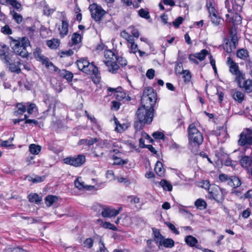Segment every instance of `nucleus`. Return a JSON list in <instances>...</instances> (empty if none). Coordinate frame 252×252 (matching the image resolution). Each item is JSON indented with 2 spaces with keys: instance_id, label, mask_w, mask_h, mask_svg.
<instances>
[{
  "instance_id": "nucleus-22",
  "label": "nucleus",
  "mask_w": 252,
  "mask_h": 252,
  "mask_svg": "<svg viewBox=\"0 0 252 252\" xmlns=\"http://www.w3.org/2000/svg\"><path fill=\"white\" fill-rule=\"evenodd\" d=\"M239 87L244 90L245 93L252 92V80L249 79L244 81Z\"/></svg>"
},
{
  "instance_id": "nucleus-34",
  "label": "nucleus",
  "mask_w": 252,
  "mask_h": 252,
  "mask_svg": "<svg viewBox=\"0 0 252 252\" xmlns=\"http://www.w3.org/2000/svg\"><path fill=\"white\" fill-rule=\"evenodd\" d=\"M235 76V81L237 83L238 87H239L241 84L244 82L245 80V74L243 73L241 71L238 72V73H236L234 75Z\"/></svg>"
},
{
  "instance_id": "nucleus-43",
  "label": "nucleus",
  "mask_w": 252,
  "mask_h": 252,
  "mask_svg": "<svg viewBox=\"0 0 252 252\" xmlns=\"http://www.w3.org/2000/svg\"><path fill=\"white\" fill-rule=\"evenodd\" d=\"M239 13H235L233 14L232 19L229 20V21L231 22L234 25L239 24L241 23L242 18Z\"/></svg>"
},
{
  "instance_id": "nucleus-18",
  "label": "nucleus",
  "mask_w": 252,
  "mask_h": 252,
  "mask_svg": "<svg viewBox=\"0 0 252 252\" xmlns=\"http://www.w3.org/2000/svg\"><path fill=\"white\" fill-rule=\"evenodd\" d=\"M210 197L214 199L218 202L221 201L223 200V195L220 189L217 187L214 189L209 190Z\"/></svg>"
},
{
  "instance_id": "nucleus-56",
  "label": "nucleus",
  "mask_w": 252,
  "mask_h": 252,
  "mask_svg": "<svg viewBox=\"0 0 252 252\" xmlns=\"http://www.w3.org/2000/svg\"><path fill=\"white\" fill-rule=\"evenodd\" d=\"M13 138L9 139L8 140L3 141L0 143V146L3 147H7L12 145V141Z\"/></svg>"
},
{
  "instance_id": "nucleus-14",
  "label": "nucleus",
  "mask_w": 252,
  "mask_h": 252,
  "mask_svg": "<svg viewBox=\"0 0 252 252\" xmlns=\"http://www.w3.org/2000/svg\"><path fill=\"white\" fill-rule=\"evenodd\" d=\"M121 209L122 208L116 210L110 207H106L102 209L101 214L104 218H112L118 215Z\"/></svg>"
},
{
  "instance_id": "nucleus-25",
  "label": "nucleus",
  "mask_w": 252,
  "mask_h": 252,
  "mask_svg": "<svg viewBox=\"0 0 252 252\" xmlns=\"http://www.w3.org/2000/svg\"><path fill=\"white\" fill-rule=\"evenodd\" d=\"M209 13L212 22L216 26L219 25L221 21V19L217 15V12L216 9L211 8V10H210Z\"/></svg>"
},
{
  "instance_id": "nucleus-5",
  "label": "nucleus",
  "mask_w": 252,
  "mask_h": 252,
  "mask_svg": "<svg viewBox=\"0 0 252 252\" xmlns=\"http://www.w3.org/2000/svg\"><path fill=\"white\" fill-rule=\"evenodd\" d=\"M105 60L104 63L108 67L109 71L110 72L115 73L119 68V66L117 64V56L111 50H107L104 53Z\"/></svg>"
},
{
  "instance_id": "nucleus-38",
  "label": "nucleus",
  "mask_w": 252,
  "mask_h": 252,
  "mask_svg": "<svg viewBox=\"0 0 252 252\" xmlns=\"http://www.w3.org/2000/svg\"><path fill=\"white\" fill-rule=\"evenodd\" d=\"M194 54L198 60L203 61L205 59L206 55L209 54V53L207 50L203 49L200 52Z\"/></svg>"
},
{
  "instance_id": "nucleus-32",
  "label": "nucleus",
  "mask_w": 252,
  "mask_h": 252,
  "mask_svg": "<svg viewBox=\"0 0 252 252\" xmlns=\"http://www.w3.org/2000/svg\"><path fill=\"white\" fill-rule=\"evenodd\" d=\"M28 199L30 202L35 203V204H40L42 201V198L37 193H31L28 195Z\"/></svg>"
},
{
  "instance_id": "nucleus-59",
  "label": "nucleus",
  "mask_w": 252,
  "mask_h": 252,
  "mask_svg": "<svg viewBox=\"0 0 252 252\" xmlns=\"http://www.w3.org/2000/svg\"><path fill=\"white\" fill-rule=\"evenodd\" d=\"M115 161L114 164L115 165H124L126 163V161L117 157L114 158Z\"/></svg>"
},
{
  "instance_id": "nucleus-46",
  "label": "nucleus",
  "mask_w": 252,
  "mask_h": 252,
  "mask_svg": "<svg viewBox=\"0 0 252 252\" xmlns=\"http://www.w3.org/2000/svg\"><path fill=\"white\" fill-rule=\"evenodd\" d=\"M183 78H184V82L185 83L189 82L191 78L190 71L189 70H183Z\"/></svg>"
},
{
  "instance_id": "nucleus-6",
  "label": "nucleus",
  "mask_w": 252,
  "mask_h": 252,
  "mask_svg": "<svg viewBox=\"0 0 252 252\" xmlns=\"http://www.w3.org/2000/svg\"><path fill=\"white\" fill-rule=\"evenodd\" d=\"M153 109H150L143 106L139 107L136 112L139 122L143 124H150L153 121Z\"/></svg>"
},
{
  "instance_id": "nucleus-47",
  "label": "nucleus",
  "mask_w": 252,
  "mask_h": 252,
  "mask_svg": "<svg viewBox=\"0 0 252 252\" xmlns=\"http://www.w3.org/2000/svg\"><path fill=\"white\" fill-rule=\"evenodd\" d=\"M138 14L142 18L146 19H149L150 18L149 12L143 8H141L139 10Z\"/></svg>"
},
{
  "instance_id": "nucleus-17",
  "label": "nucleus",
  "mask_w": 252,
  "mask_h": 252,
  "mask_svg": "<svg viewBox=\"0 0 252 252\" xmlns=\"http://www.w3.org/2000/svg\"><path fill=\"white\" fill-rule=\"evenodd\" d=\"M16 63L15 61H14L11 63H8L7 65L5 66V67L8 69V70L11 72L16 73L19 74L21 72V69L20 68V65H21V60L18 58L16 60Z\"/></svg>"
},
{
  "instance_id": "nucleus-42",
  "label": "nucleus",
  "mask_w": 252,
  "mask_h": 252,
  "mask_svg": "<svg viewBox=\"0 0 252 252\" xmlns=\"http://www.w3.org/2000/svg\"><path fill=\"white\" fill-rule=\"evenodd\" d=\"M7 4L11 5L14 8L16 9L18 11H20L22 10V5L21 3L16 0H7Z\"/></svg>"
},
{
  "instance_id": "nucleus-50",
  "label": "nucleus",
  "mask_w": 252,
  "mask_h": 252,
  "mask_svg": "<svg viewBox=\"0 0 252 252\" xmlns=\"http://www.w3.org/2000/svg\"><path fill=\"white\" fill-rule=\"evenodd\" d=\"M127 46L129 48V51L130 53L135 54L137 52L138 46L135 43L131 44H127Z\"/></svg>"
},
{
  "instance_id": "nucleus-60",
  "label": "nucleus",
  "mask_w": 252,
  "mask_h": 252,
  "mask_svg": "<svg viewBox=\"0 0 252 252\" xmlns=\"http://www.w3.org/2000/svg\"><path fill=\"white\" fill-rule=\"evenodd\" d=\"M154 234L155 238L157 239V242L159 243L160 240L162 239L164 237L161 235L160 233L158 231H154Z\"/></svg>"
},
{
  "instance_id": "nucleus-29",
  "label": "nucleus",
  "mask_w": 252,
  "mask_h": 252,
  "mask_svg": "<svg viewBox=\"0 0 252 252\" xmlns=\"http://www.w3.org/2000/svg\"><path fill=\"white\" fill-rule=\"evenodd\" d=\"M252 162V159L248 156H244L241 158L240 160V163L241 166L245 168H249Z\"/></svg>"
},
{
  "instance_id": "nucleus-24",
  "label": "nucleus",
  "mask_w": 252,
  "mask_h": 252,
  "mask_svg": "<svg viewBox=\"0 0 252 252\" xmlns=\"http://www.w3.org/2000/svg\"><path fill=\"white\" fill-rule=\"evenodd\" d=\"M175 242L174 240L171 238H163L160 240L159 243L158 247L163 246L165 248H171L174 246Z\"/></svg>"
},
{
  "instance_id": "nucleus-54",
  "label": "nucleus",
  "mask_w": 252,
  "mask_h": 252,
  "mask_svg": "<svg viewBox=\"0 0 252 252\" xmlns=\"http://www.w3.org/2000/svg\"><path fill=\"white\" fill-rule=\"evenodd\" d=\"M165 223L175 234H179V231L176 229L174 224L169 222H166Z\"/></svg>"
},
{
  "instance_id": "nucleus-52",
  "label": "nucleus",
  "mask_w": 252,
  "mask_h": 252,
  "mask_svg": "<svg viewBox=\"0 0 252 252\" xmlns=\"http://www.w3.org/2000/svg\"><path fill=\"white\" fill-rule=\"evenodd\" d=\"M1 32L7 35H9L12 33V30L8 25H5L2 27L1 29Z\"/></svg>"
},
{
  "instance_id": "nucleus-48",
  "label": "nucleus",
  "mask_w": 252,
  "mask_h": 252,
  "mask_svg": "<svg viewBox=\"0 0 252 252\" xmlns=\"http://www.w3.org/2000/svg\"><path fill=\"white\" fill-rule=\"evenodd\" d=\"M94 244V240L91 238H87L83 242V246L85 247L91 248Z\"/></svg>"
},
{
  "instance_id": "nucleus-13",
  "label": "nucleus",
  "mask_w": 252,
  "mask_h": 252,
  "mask_svg": "<svg viewBox=\"0 0 252 252\" xmlns=\"http://www.w3.org/2000/svg\"><path fill=\"white\" fill-rule=\"evenodd\" d=\"M229 37L230 38L231 41L229 42V48L226 47V51L228 53L231 52L233 49L236 48L238 45V38L237 36V33L235 28H231L229 30ZM227 46L228 43H226Z\"/></svg>"
},
{
  "instance_id": "nucleus-61",
  "label": "nucleus",
  "mask_w": 252,
  "mask_h": 252,
  "mask_svg": "<svg viewBox=\"0 0 252 252\" xmlns=\"http://www.w3.org/2000/svg\"><path fill=\"white\" fill-rule=\"evenodd\" d=\"M219 179L221 182H229V177L224 174H221L219 175Z\"/></svg>"
},
{
  "instance_id": "nucleus-26",
  "label": "nucleus",
  "mask_w": 252,
  "mask_h": 252,
  "mask_svg": "<svg viewBox=\"0 0 252 252\" xmlns=\"http://www.w3.org/2000/svg\"><path fill=\"white\" fill-rule=\"evenodd\" d=\"M228 185L234 188H236L240 186L241 185V182L238 177L235 176H232L229 177Z\"/></svg>"
},
{
  "instance_id": "nucleus-4",
  "label": "nucleus",
  "mask_w": 252,
  "mask_h": 252,
  "mask_svg": "<svg viewBox=\"0 0 252 252\" xmlns=\"http://www.w3.org/2000/svg\"><path fill=\"white\" fill-rule=\"evenodd\" d=\"M188 132L189 144L194 146H198L202 143L203 141V135L194 124H191L189 126Z\"/></svg>"
},
{
  "instance_id": "nucleus-23",
  "label": "nucleus",
  "mask_w": 252,
  "mask_h": 252,
  "mask_svg": "<svg viewBox=\"0 0 252 252\" xmlns=\"http://www.w3.org/2000/svg\"><path fill=\"white\" fill-rule=\"evenodd\" d=\"M185 241L190 247H195L197 249H200V246L196 245L198 243V240L196 238L191 235L187 236L185 238Z\"/></svg>"
},
{
  "instance_id": "nucleus-37",
  "label": "nucleus",
  "mask_w": 252,
  "mask_h": 252,
  "mask_svg": "<svg viewBox=\"0 0 252 252\" xmlns=\"http://www.w3.org/2000/svg\"><path fill=\"white\" fill-rule=\"evenodd\" d=\"M58 198L56 196L48 195L46 197L45 199V203L48 207H50L58 200Z\"/></svg>"
},
{
  "instance_id": "nucleus-7",
  "label": "nucleus",
  "mask_w": 252,
  "mask_h": 252,
  "mask_svg": "<svg viewBox=\"0 0 252 252\" xmlns=\"http://www.w3.org/2000/svg\"><path fill=\"white\" fill-rule=\"evenodd\" d=\"M238 141V145L244 147L245 150L251 149L252 152V133L251 128L244 129L239 135Z\"/></svg>"
},
{
  "instance_id": "nucleus-1",
  "label": "nucleus",
  "mask_w": 252,
  "mask_h": 252,
  "mask_svg": "<svg viewBox=\"0 0 252 252\" xmlns=\"http://www.w3.org/2000/svg\"><path fill=\"white\" fill-rule=\"evenodd\" d=\"M76 64L79 70L87 74H92L94 75L93 80L94 83H99L98 68L93 62L90 63L87 59H81L76 61Z\"/></svg>"
},
{
  "instance_id": "nucleus-35",
  "label": "nucleus",
  "mask_w": 252,
  "mask_h": 252,
  "mask_svg": "<svg viewBox=\"0 0 252 252\" xmlns=\"http://www.w3.org/2000/svg\"><path fill=\"white\" fill-rule=\"evenodd\" d=\"M10 14L12 16L13 19L14 21L18 24H20L23 21V17L22 16L15 11V10H11Z\"/></svg>"
},
{
  "instance_id": "nucleus-11",
  "label": "nucleus",
  "mask_w": 252,
  "mask_h": 252,
  "mask_svg": "<svg viewBox=\"0 0 252 252\" xmlns=\"http://www.w3.org/2000/svg\"><path fill=\"white\" fill-rule=\"evenodd\" d=\"M63 163L66 164L78 167L83 165L86 162V157L83 154L77 156L68 157L63 159Z\"/></svg>"
},
{
  "instance_id": "nucleus-30",
  "label": "nucleus",
  "mask_w": 252,
  "mask_h": 252,
  "mask_svg": "<svg viewBox=\"0 0 252 252\" xmlns=\"http://www.w3.org/2000/svg\"><path fill=\"white\" fill-rule=\"evenodd\" d=\"M16 110L14 112V115L19 116L23 114L26 111L27 108L25 105L22 103H18L16 108Z\"/></svg>"
},
{
  "instance_id": "nucleus-28",
  "label": "nucleus",
  "mask_w": 252,
  "mask_h": 252,
  "mask_svg": "<svg viewBox=\"0 0 252 252\" xmlns=\"http://www.w3.org/2000/svg\"><path fill=\"white\" fill-rule=\"evenodd\" d=\"M155 171L156 174L160 176L163 177L165 174V169L163 167L162 163L158 161L155 167Z\"/></svg>"
},
{
  "instance_id": "nucleus-49",
  "label": "nucleus",
  "mask_w": 252,
  "mask_h": 252,
  "mask_svg": "<svg viewBox=\"0 0 252 252\" xmlns=\"http://www.w3.org/2000/svg\"><path fill=\"white\" fill-rule=\"evenodd\" d=\"M99 146L103 148H109L111 147V141L107 140H101L99 143Z\"/></svg>"
},
{
  "instance_id": "nucleus-27",
  "label": "nucleus",
  "mask_w": 252,
  "mask_h": 252,
  "mask_svg": "<svg viewBox=\"0 0 252 252\" xmlns=\"http://www.w3.org/2000/svg\"><path fill=\"white\" fill-rule=\"evenodd\" d=\"M59 74L61 77L65 79L67 82H70L72 81L73 74L71 72L66 69H63L59 70Z\"/></svg>"
},
{
  "instance_id": "nucleus-9",
  "label": "nucleus",
  "mask_w": 252,
  "mask_h": 252,
  "mask_svg": "<svg viewBox=\"0 0 252 252\" xmlns=\"http://www.w3.org/2000/svg\"><path fill=\"white\" fill-rule=\"evenodd\" d=\"M244 0H226L225 5L228 12L240 13L242 11Z\"/></svg>"
},
{
  "instance_id": "nucleus-15",
  "label": "nucleus",
  "mask_w": 252,
  "mask_h": 252,
  "mask_svg": "<svg viewBox=\"0 0 252 252\" xmlns=\"http://www.w3.org/2000/svg\"><path fill=\"white\" fill-rule=\"evenodd\" d=\"M122 88L121 87H118L117 88H108L107 91L114 93V96L115 98L121 101L123 100L126 96V94L122 91Z\"/></svg>"
},
{
  "instance_id": "nucleus-40",
  "label": "nucleus",
  "mask_w": 252,
  "mask_h": 252,
  "mask_svg": "<svg viewBox=\"0 0 252 252\" xmlns=\"http://www.w3.org/2000/svg\"><path fill=\"white\" fill-rule=\"evenodd\" d=\"M47 45L51 49H56L60 45V41L57 39L53 38L47 41Z\"/></svg>"
},
{
  "instance_id": "nucleus-39",
  "label": "nucleus",
  "mask_w": 252,
  "mask_h": 252,
  "mask_svg": "<svg viewBox=\"0 0 252 252\" xmlns=\"http://www.w3.org/2000/svg\"><path fill=\"white\" fill-rule=\"evenodd\" d=\"M233 98L239 103H241L244 99V94L240 91H236L233 94Z\"/></svg>"
},
{
  "instance_id": "nucleus-41",
  "label": "nucleus",
  "mask_w": 252,
  "mask_h": 252,
  "mask_svg": "<svg viewBox=\"0 0 252 252\" xmlns=\"http://www.w3.org/2000/svg\"><path fill=\"white\" fill-rule=\"evenodd\" d=\"M29 151L33 155H37L41 151V147L34 144L29 146Z\"/></svg>"
},
{
  "instance_id": "nucleus-63",
  "label": "nucleus",
  "mask_w": 252,
  "mask_h": 252,
  "mask_svg": "<svg viewBox=\"0 0 252 252\" xmlns=\"http://www.w3.org/2000/svg\"><path fill=\"white\" fill-rule=\"evenodd\" d=\"M196 59L197 58L194 54H190L189 56V60L194 63L195 64L197 65L199 63L196 60Z\"/></svg>"
},
{
  "instance_id": "nucleus-12",
  "label": "nucleus",
  "mask_w": 252,
  "mask_h": 252,
  "mask_svg": "<svg viewBox=\"0 0 252 252\" xmlns=\"http://www.w3.org/2000/svg\"><path fill=\"white\" fill-rule=\"evenodd\" d=\"M33 56L36 60L42 63L46 66L47 68L53 67L55 71H57L58 68L55 66L54 64L49 61L48 58L45 57L41 54L40 49H36L33 52Z\"/></svg>"
},
{
  "instance_id": "nucleus-45",
  "label": "nucleus",
  "mask_w": 252,
  "mask_h": 252,
  "mask_svg": "<svg viewBox=\"0 0 252 252\" xmlns=\"http://www.w3.org/2000/svg\"><path fill=\"white\" fill-rule=\"evenodd\" d=\"M81 36L77 32L74 33L71 37L72 43L73 44H77L81 41Z\"/></svg>"
},
{
  "instance_id": "nucleus-8",
  "label": "nucleus",
  "mask_w": 252,
  "mask_h": 252,
  "mask_svg": "<svg viewBox=\"0 0 252 252\" xmlns=\"http://www.w3.org/2000/svg\"><path fill=\"white\" fill-rule=\"evenodd\" d=\"M19 58L9 48L6 46H3V49L0 50V59L4 63L5 66L8 63H11L14 61L17 62L16 60Z\"/></svg>"
},
{
  "instance_id": "nucleus-64",
  "label": "nucleus",
  "mask_w": 252,
  "mask_h": 252,
  "mask_svg": "<svg viewBox=\"0 0 252 252\" xmlns=\"http://www.w3.org/2000/svg\"><path fill=\"white\" fill-rule=\"evenodd\" d=\"M99 243H101V245L99 246V250L96 252H108L104 246V244L102 242L101 240L100 241Z\"/></svg>"
},
{
  "instance_id": "nucleus-3",
  "label": "nucleus",
  "mask_w": 252,
  "mask_h": 252,
  "mask_svg": "<svg viewBox=\"0 0 252 252\" xmlns=\"http://www.w3.org/2000/svg\"><path fill=\"white\" fill-rule=\"evenodd\" d=\"M13 51L17 56L19 55L23 58L27 57L28 52L27 47L30 45L29 39L27 37H22L19 40L13 39Z\"/></svg>"
},
{
  "instance_id": "nucleus-16",
  "label": "nucleus",
  "mask_w": 252,
  "mask_h": 252,
  "mask_svg": "<svg viewBox=\"0 0 252 252\" xmlns=\"http://www.w3.org/2000/svg\"><path fill=\"white\" fill-rule=\"evenodd\" d=\"M226 64L229 66V72L232 75H235L240 71L238 65L233 61L230 57L227 58Z\"/></svg>"
},
{
  "instance_id": "nucleus-19",
  "label": "nucleus",
  "mask_w": 252,
  "mask_h": 252,
  "mask_svg": "<svg viewBox=\"0 0 252 252\" xmlns=\"http://www.w3.org/2000/svg\"><path fill=\"white\" fill-rule=\"evenodd\" d=\"M74 185L78 189L91 190L94 188L93 186H88L85 184V183L82 181L81 177H78L74 182Z\"/></svg>"
},
{
  "instance_id": "nucleus-62",
  "label": "nucleus",
  "mask_w": 252,
  "mask_h": 252,
  "mask_svg": "<svg viewBox=\"0 0 252 252\" xmlns=\"http://www.w3.org/2000/svg\"><path fill=\"white\" fill-rule=\"evenodd\" d=\"M129 199H130V202L131 203H139L140 202V198L136 196L133 195L129 196L128 197Z\"/></svg>"
},
{
  "instance_id": "nucleus-57",
  "label": "nucleus",
  "mask_w": 252,
  "mask_h": 252,
  "mask_svg": "<svg viewBox=\"0 0 252 252\" xmlns=\"http://www.w3.org/2000/svg\"><path fill=\"white\" fill-rule=\"evenodd\" d=\"M183 21V18L182 17H178L175 19L173 22V25L174 27L178 28L182 23Z\"/></svg>"
},
{
  "instance_id": "nucleus-44",
  "label": "nucleus",
  "mask_w": 252,
  "mask_h": 252,
  "mask_svg": "<svg viewBox=\"0 0 252 252\" xmlns=\"http://www.w3.org/2000/svg\"><path fill=\"white\" fill-rule=\"evenodd\" d=\"M194 205L200 210H203L206 208V202L203 199L200 198L198 199L195 201Z\"/></svg>"
},
{
  "instance_id": "nucleus-58",
  "label": "nucleus",
  "mask_w": 252,
  "mask_h": 252,
  "mask_svg": "<svg viewBox=\"0 0 252 252\" xmlns=\"http://www.w3.org/2000/svg\"><path fill=\"white\" fill-rule=\"evenodd\" d=\"M146 76L149 79H152L155 76V70L153 69H149L146 72Z\"/></svg>"
},
{
  "instance_id": "nucleus-51",
  "label": "nucleus",
  "mask_w": 252,
  "mask_h": 252,
  "mask_svg": "<svg viewBox=\"0 0 252 252\" xmlns=\"http://www.w3.org/2000/svg\"><path fill=\"white\" fill-rule=\"evenodd\" d=\"M28 116L27 115H24V119L25 121V124H33L35 126H36L38 125V122L37 121L35 120H32V119H28Z\"/></svg>"
},
{
  "instance_id": "nucleus-55",
  "label": "nucleus",
  "mask_w": 252,
  "mask_h": 252,
  "mask_svg": "<svg viewBox=\"0 0 252 252\" xmlns=\"http://www.w3.org/2000/svg\"><path fill=\"white\" fill-rule=\"evenodd\" d=\"M153 137L156 139H163L164 138V135L160 132H155L152 134Z\"/></svg>"
},
{
  "instance_id": "nucleus-33",
  "label": "nucleus",
  "mask_w": 252,
  "mask_h": 252,
  "mask_svg": "<svg viewBox=\"0 0 252 252\" xmlns=\"http://www.w3.org/2000/svg\"><path fill=\"white\" fill-rule=\"evenodd\" d=\"M97 221L98 222L100 223V225L104 228L109 229L114 231H116L117 230V227H116L114 225L111 223L110 222H103V221L100 219L97 220Z\"/></svg>"
},
{
  "instance_id": "nucleus-20",
  "label": "nucleus",
  "mask_w": 252,
  "mask_h": 252,
  "mask_svg": "<svg viewBox=\"0 0 252 252\" xmlns=\"http://www.w3.org/2000/svg\"><path fill=\"white\" fill-rule=\"evenodd\" d=\"M44 101L46 104L49 105L47 111H49L52 108H53V110H55L56 104L57 102L55 97L49 95H46L44 99Z\"/></svg>"
},
{
  "instance_id": "nucleus-10",
  "label": "nucleus",
  "mask_w": 252,
  "mask_h": 252,
  "mask_svg": "<svg viewBox=\"0 0 252 252\" xmlns=\"http://www.w3.org/2000/svg\"><path fill=\"white\" fill-rule=\"evenodd\" d=\"M89 9L90 11L92 18L95 22H99L103 16L106 14V12L102 8L96 4L93 3L89 6Z\"/></svg>"
},
{
  "instance_id": "nucleus-53",
  "label": "nucleus",
  "mask_w": 252,
  "mask_h": 252,
  "mask_svg": "<svg viewBox=\"0 0 252 252\" xmlns=\"http://www.w3.org/2000/svg\"><path fill=\"white\" fill-rule=\"evenodd\" d=\"M119 63L122 66H126L127 64V61L122 57H117V63Z\"/></svg>"
},
{
  "instance_id": "nucleus-31",
  "label": "nucleus",
  "mask_w": 252,
  "mask_h": 252,
  "mask_svg": "<svg viewBox=\"0 0 252 252\" xmlns=\"http://www.w3.org/2000/svg\"><path fill=\"white\" fill-rule=\"evenodd\" d=\"M237 57L241 60H247L249 58V52L247 50L240 49L237 52Z\"/></svg>"
},
{
  "instance_id": "nucleus-36",
  "label": "nucleus",
  "mask_w": 252,
  "mask_h": 252,
  "mask_svg": "<svg viewBox=\"0 0 252 252\" xmlns=\"http://www.w3.org/2000/svg\"><path fill=\"white\" fill-rule=\"evenodd\" d=\"M159 184L164 190L170 191L172 189V186L171 184L165 180L162 179Z\"/></svg>"
},
{
  "instance_id": "nucleus-2",
  "label": "nucleus",
  "mask_w": 252,
  "mask_h": 252,
  "mask_svg": "<svg viewBox=\"0 0 252 252\" xmlns=\"http://www.w3.org/2000/svg\"><path fill=\"white\" fill-rule=\"evenodd\" d=\"M157 93L152 87L146 88L141 99L142 106L150 109H153L157 100Z\"/></svg>"
},
{
  "instance_id": "nucleus-21",
  "label": "nucleus",
  "mask_w": 252,
  "mask_h": 252,
  "mask_svg": "<svg viewBox=\"0 0 252 252\" xmlns=\"http://www.w3.org/2000/svg\"><path fill=\"white\" fill-rule=\"evenodd\" d=\"M62 22V28H59L60 34L62 37H63L68 33V23L65 17L63 18Z\"/></svg>"
}]
</instances>
